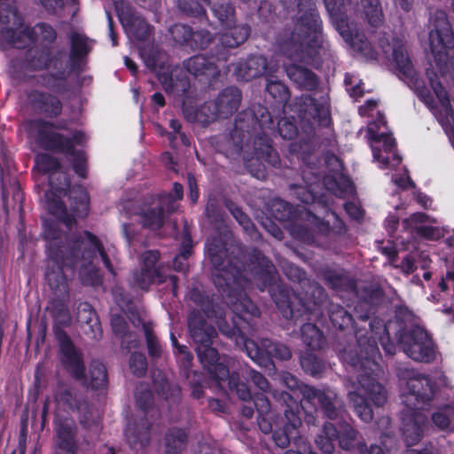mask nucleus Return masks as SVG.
Here are the masks:
<instances>
[{
	"label": "nucleus",
	"mask_w": 454,
	"mask_h": 454,
	"mask_svg": "<svg viewBox=\"0 0 454 454\" xmlns=\"http://www.w3.org/2000/svg\"><path fill=\"white\" fill-rule=\"evenodd\" d=\"M270 209L272 216L279 222L288 221L292 215L291 205L281 199L273 200L270 205Z\"/></svg>",
	"instance_id": "69168bd1"
},
{
	"label": "nucleus",
	"mask_w": 454,
	"mask_h": 454,
	"mask_svg": "<svg viewBox=\"0 0 454 454\" xmlns=\"http://www.w3.org/2000/svg\"><path fill=\"white\" fill-rule=\"evenodd\" d=\"M251 27L247 24L235 25L219 35L215 44L213 55L218 60L226 61L230 49L237 48L244 43L250 35Z\"/></svg>",
	"instance_id": "bb28decb"
},
{
	"label": "nucleus",
	"mask_w": 454,
	"mask_h": 454,
	"mask_svg": "<svg viewBox=\"0 0 454 454\" xmlns=\"http://www.w3.org/2000/svg\"><path fill=\"white\" fill-rule=\"evenodd\" d=\"M333 215L334 216V223L336 224L337 230H334L333 228H332L329 222H326L325 220H322V219L315 216V219L317 223V225L318 231L325 236H328L332 232L340 235V234L345 233L347 231L344 222L341 219H340L339 216L337 215H335L334 213H333Z\"/></svg>",
	"instance_id": "338daca9"
},
{
	"label": "nucleus",
	"mask_w": 454,
	"mask_h": 454,
	"mask_svg": "<svg viewBox=\"0 0 454 454\" xmlns=\"http://www.w3.org/2000/svg\"><path fill=\"white\" fill-rule=\"evenodd\" d=\"M242 99L241 90L235 86L223 89L217 98L210 103L214 107V118L226 119L238 111Z\"/></svg>",
	"instance_id": "7c9ffc66"
},
{
	"label": "nucleus",
	"mask_w": 454,
	"mask_h": 454,
	"mask_svg": "<svg viewBox=\"0 0 454 454\" xmlns=\"http://www.w3.org/2000/svg\"><path fill=\"white\" fill-rule=\"evenodd\" d=\"M292 110L301 121L317 123L322 127H329L332 122L330 111L326 106L309 94L296 98Z\"/></svg>",
	"instance_id": "4be33fe9"
},
{
	"label": "nucleus",
	"mask_w": 454,
	"mask_h": 454,
	"mask_svg": "<svg viewBox=\"0 0 454 454\" xmlns=\"http://www.w3.org/2000/svg\"><path fill=\"white\" fill-rule=\"evenodd\" d=\"M392 59L395 68L404 76L410 77L413 73V65L404 44L398 41L394 44Z\"/></svg>",
	"instance_id": "3c124183"
},
{
	"label": "nucleus",
	"mask_w": 454,
	"mask_h": 454,
	"mask_svg": "<svg viewBox=\"0 0 454 454\" xmlns=\"http://www.w3.org/2000/svg\"><path fill=\"white\" fill-rule=\"evenodd\" d=\"M224 297L225 304L215 303L204 292L197 287L189 291V299L199 307L205 317L214 319L218 330L227 338L233 340L237 347L244 350L248 357L262 367L275 369L273 359L288 361L292 357L290 348L284 343L262 338L256 342L248 336L255 332L254 319L258 318L261 311L252 313L250 309L236 311L231 297L227 292L217 289ZM233 300H236L233 298Z\"/></svg>",
	"instance_id": "7ed1b4c3"
},
{
	"label": "nucleus",
	"mask_w": 454,
	"mask_h": 454,
	"mask_svg": "<svg viewBox=\"0 0 454 454\" xmlns=\"http://www.w3.org/2000/svg\"><path fill=\"white\" fill-rule=\"evenodd\" d=\"M365 19L374 28L380 27L383 22V12L380 0H361Z\"/></svg>",
	"instance_id": "4d7b16f0"
},
{
	"label": "nucleus",
	"mask_w": 454,
	"mask_h": 454,
	"mask_svg": "<svg viewBox=\"0 0 454 454\" xmlns=\"http://www.w3.org/2000/svg\"><path fill=\"white\" fill-rule=\"evenodd\" d=\"M159 81L167 93H186L190 88L186 76H174L172 73L159 74Z\"/></svg>",
	"instance_id": "864d4df0"
},
{
	"label": "nucleus",
	"mask_w": 454,
	"mask_h": 454,
	"mask_svg": "<svg viewBox=\"0 0 454 454\" xmlns=\"http://www.w3.org/2000/svg\"><path fill=\"white\" fill-rule=\"evenodd\" d=\"M300 335L303 344L312 350H321L327 345L323 331L314 323H303L300 328Z\"/></svg>",
	"instance_id": "ea45409f"
},
{
	"label": "nucleus",
	"mask_w": 454,
	"mask_h": 454,
	"mask_svg": "<svg viewBox=\"0 0 454 454\" xmlns=\"http://www.w3.org/2000/svg\"><path fill=\"white\" fill-rule=\"evenodd\" d=\"M190 337L196 345L195 351L203 369L209 372L216 364H220V356L216 348L212 347L217 332L209 325L198 309L190 312L187 318Z\"/></svg>",
	"instance_id": "2eb2a0df"
},
{
	"label": "nucleus",
	"mask_w": 454,
	"mask_h": 454,
	"mask_svg": "<svg viewBox=\"0 0 454 454\" xmlns=\"http://www.w3.org/2000/svg\"><path fill=\"white\" fill-rule=\"evenodd\" d=\"M248 257L249 276L260 291L269 292L286 319L297 324L301 317L322 315L328 294L319 283L307 278L304 270L294 263H287L283 269L290 281L299 284L300 290L294 291L281 280L273 262L260 249L254 247Z\"/></svg>",
	"instance_id": "f03ea898"
},
{
	"label": "nucleus",
	"mask_w": 454,
	"mask_h": 454,
	"mask_svg": "<svg viewBox=\"0 0 454 454\" xmlns=\"http://www.w3.org/2000/svg\"><path fill=\"white\" fill-rule=\"evenodd\" d=\"M43 238L48 241L45 278L52 290H65L67 284L63 273V258L67 244L64 242L62 231L54 224L45 226Z\"/></svg>",
	"instance_id": "f3484780"
},
{
	"label": "nucleus",
	"mask_w": 454,
	"mask_h": 454,
	"mask_svg": "<svg viewBox=\"0 0 454 454\" xmlns=\"http://www.w3.org/2000/svg\"><path fill=\"white\" fill-rule=\"evenodd\" d=\"M232 66L233 75L238 81L250 82L264 74L268 67V60L262 55L250 54Z\"/></svg>",
	"instance_id": "c756f323"
},
{
	"label": "nucleus",
	"mask_w": 454,
	"mask_h": 454,
	"mask_svg": "<svg viewBox=\"0 0 454 454\" xmlns=\"http://www.w3.org/2000/svg\"><path fill=\"white\" fill-rule=\"evenodd\" d=\"M226 246L221 237H212L206 244L208 259L216 271L213 276L214 285L217 289L227 292L228 296L236 299L231 300L236 311L250 309L252 313H257L258 306L245 292L250 284L247 278L250 268L248 254L254 247L236 246L229 253Z\"/></svg>",
	"instance_id": "39448f33"
},
{
	"label": "nucleus",
	"mask_w": 454,
	"mask_h": 454,
	"mask_svg": "<svg viewBox=\"0 0 454 454\" xmlns=\"http://www.w3.org/2000/svg\"><path fill=\"white\" fill-rule=\"evenodd\" d=\"M1 35L12 46L24 49L27 45V26L24 17L12 0H0Z\"/></svg>",
	"instance_id": "a211bd4d"
},
{
	"label": "nucleus",
	"mask_w": 454,
	"mask_h": 454,
	"mask_svg": "<svg viewBox=\"0 0 454 454\" xmlns=\"http://www.w3.org/2000/svg\"><path fill=\"white\" fill-rule=\"evenodd\" d=\"M395 338L403 353L413 361L431 364L436 359V343L429 333L419 325L400 328Z\"/></svg>",
	"instance_id": "dca6fc26"
},
{
	"label": "nucleus",
	"mask_w": 454,
	"mask_h": 454,
	"mask_svg": "<svg viewBox=\"0 0 454 454\" xmlns=\"http://www.w3.org/2000/svg\"><path fill=\"white\" fill-rule=\"evenodd\" d=\"M266 92L278 105V108L284 113L286 105L290 99L288 87L281 81L269 78L267 79Z\"/></svg>",
	"instance_id": "8fccbe9b"
},
{
	"label": "nucleus",
	"mask_w": 454,
	"mask_h": 454,
	"mask_svg": "<svg viewBox=\"0 0 454 454\" xmlns=\"http://www.w3.org/2000/svg\"><path fill=\"white\" fill-rule=\"evenodd\" d=\"M67 244V252L63 258V270L65 268L74 270L82 261L93 262L102 241L91 231H83L68 239Z\"/></svg>",
	"instance_id": "6ab92c4d"
},
{
	"label": "nucleus",
	"mask_w": 454,
	"mask_h": 454,
	"mask_svg": "<svg viewBox=\"0 0 454 454\" xmlns=\"http://www.w3.org/2000/svg\"><path fill=\"white\" fill-rule=\"evenodd\" d=\"M58 342V356L63 369L76 380L86 378V367L82 353L75 347L65 330L55 329Z\"/></svg>",
	"instance_id": "412c9836"
},
{
	"label": "nucleus",
	"mask_w": 454,
	"mask_h": 454,
	"mask_svg": "<svg viewBox=\"0 0 454 454\" xmlns=\"http://www.w3.org/2000/svg\"><path fill=\"white\" fill-rule=\"evenodd\" d=\"M63 129L64 126L56 125L43 118L31 120L28 123V132L40 148L62 154L82 153L83 151L75 149V145L83 144L84 133L75 130L72 137H67L57 131Z\"/></svg>",
	"instance_id": "4468645a"
},
{
	"label": "nucleus",
	"mask_w": 454,
	"mask_h": 454,
	"mask_svg": "<svg viewBox=\"0 0 454 454\" xmlns=\"http://www.w3.org/2000/svg\"><path fill=\"white\" fill-rule=\"evenodd\" d=\"M51 317L53 320V333L55 329L64 330L65 327L69 326L71 323V317L66 302L58 298L51 299L47 306Z\"/></svg>",
	"instance_id": "79ce46f5"
},
{
	"label": "nucleus",
	"mask_w": 454,
	"mask_h": 454,
	"mask_svg": "<svg viewBox=\"0 0 454 454\" xmlns=\"http://www.w3.org/2000/svg\"><path fill=\"white\" fill-rule=\"evenodd\" d=\"M429 45L440 72H447L448 51L454 48V32L443 12L436 17L429 32Z\"/></svg>",
	"instance_id": "aec40b11"
},
{
	"label": "nucleus",
	"mask_w": 454,
	"mask_h": 454,
	"mask_svg": "<svg viewBox=\"0 0 454 454\" xmlns=\"http://www.w3.org/2000/svg\"><path fill=\"white\" fill-rule=\"evenodd\" d=\"M79 277L84 286L97 287L103 284L99 269L94 266L93 262H84L79 270Z\"/></svg>",
	"instance_id": "bf43d9fd"
},
{
	"label": "nucleus",
	"mask_w": 454,
	"mask_h": 454,
	"mask_svg": "<svg viewBox=\"0 0 454 454\" xmlns=\"http://www.w3.org/2000/svg\"><path fill=\"white\" fill-rule=\"evenodd\" d=\"M140 215L143 226L150 230H159L164 224V208L160 205L143 210Z\"/></svg>",
	"instance_id": "6e6d98bb"
},
{
	"label": "nucleus",
	"mask_w": 454,
	"mask_h": 454,
	"mask_svg": "<svg viewBox=\"0 0 454 454\" xmlns=\"http://www.w3.org/2000/svg\"><path fill=\"white\" fill-rule=\"evenodd\" d=\"M270 394L283 406V416L271 408L269 398L263 394H254L253 399L245 401L241 413L251 419L255 410L260 430L266 434L271 433L275 444L286 449L291 439H296L299 434L301 426V419L297 415L299 406L288 392L274 390Z\"/></svg>",
	"instance_id": "0eeeda50"
},
{
	"label": "nucleus",
	"mask_w": 454,
	"mask_h": 454,
	"mask_svg": "<svg viewBox=\"0 0 454 454\" xmlns=\"http://www.w3.org/2000/svg\"><path fill=\"white\" fill-rule=\"evenodd\" d=\"M32 108L46 118L59 117L63 109L60 99L49 92L34 90L27 95Z\"/></svg>",
	"instance_id": "2f4dec72"
},
{
	"label": "nucleus",
	"mask_w": 454,
	"mask_h": 454,
	"mask_svg": "<svg viewBox=\"0 0 454 454\" xmlns=\"http://www.w3.org/2000/svg\"><path fill=\"white\" fill-rule=\"evenodd\" d=\"M35 162L42 173L49 174V184L51 188L61 192L70 185L68 177L59 173L61 164L57 158L43 153L36 157Z\"/></svg>",
	"instance_id": "473e14b6"
},
{
	"label": "nucleus",
	"mask_w": 454,
	"mask_h": 454,
	"mask_svg": "<svg viewBox=\"0 0 454 454\" xmlns=\"http://www.w3.org/2000/svg\"><path fill=\"white\" fill-rule=\"evenodd\" d=\"M278 376L281 383L293 392V394H288L297 402L299 406L297 415L301 419L303 411L307 414V422H314L315 418L312 412L317 411L318 408L322 410L327 419H333L337 417L336 394L333 390L329 388L321 390L301 383L297 377L286 371L281 372Z\"/></svg>",
	"instance_id": "9b49d317"
},
{
	"label": "nucleus",
	"mask_w": 454,
	"mask_h": 454,
	"mask_svg": "<svg viewBox=\"0 0 454 454\" xmlns=\"http://www.w3.org/2000/svg\"><path fill=\"white\" fill-rule=\"evenodd\" d=\"M300 364L306 374L315 378H320L326 370V362L309 350L301 355Z\"/></svg>",
	"instance_id": "49530a36"
},
{
	"label": "nucleus",
	"mask_w": 454,
	"mask_h": 454,
	"mask_svg": "<svg viewBox=\"0 0 454 454\" xmlns=\"http://www.w3.org/2000/svg\"><path fill=\"white\" fill-rule=\"evenodd\" d=\"M215 46L210 50V57L197 54L185 59L183 63L184 69L200 82L214 86L221 76V70L214 59L218 60L214 55Z\"/></svg>",
	"instance_id": "5701e85b"
},
{
	"label": "nucleus",
	"mask_w": 454,
	"mask_h": 454,
	"mask_svg": "<svg viewBox=\"0 0 454 454\" xmlns=\"http://www.w3.org/2000/svg\"><path fill=\"white\" fill-rule=\"evenodd\" d=\"M172 39L184 49L201 51L207 48L213 36L205 28L194 30L191 26L176 23L169 28Z\"/></svg>",
	"instance_id": "393cba45"
},
{
	"label": "nucleus",
	"mask_w": 454,
	"mask_h": 454,
	"mask_svg": "<svg viewBox=\"0 0 454 454\" xmlns=\"http://www.w3.org/2000/svg\"><path fill=\"white\" fill-rule=\"evenodd\" d=\"M59 400L70 411L81 412L88 408V402L74 389L66 388L59 393Z\"/></svg>",
	"instance_id": "5fc2aeb1"
},
{
	"label": "nucleus",
	"mask_w": 454,
	"mask_h": 454,
	"mask_svg": "<svg viewBox=\"0 0 454 454\" xmlns=\"http://www.w3.org/2000/svg\"><path fill=\"white\" fill-rule=\"evenodd\" d=\"M151 424L145 416L138 422L129 424L124 430V435L131 448H145L150 443Z\"/></svg>",
	"instance_id": "4c0bfd02"
},
{
	"label": "nucleus",
	"mask_w": 454,
	"mask_h": 454,
	"mask_svg": "<svg viewBox=\"0 0 454 454\" xmlns=\"http://www.w3.org/2000/svg\"><path fill=\"white\" fill-rule=\"evenodd\" d=\"M174 356L176 358L181 374L185 378L189 379L192 372L195 371L192 370L193 355L189 350L187 346L179 347V351H174Z\"/></svg>",
	"instance_id": "052dcab7"
},
{
	"label": "nucleus",
	"mask_w": 454,
	"mask_h": 454,
	"mask_svg": "<svg viewBox=\"0 0 454 454\" xmlns=\"http://www.w3.org/2000/svg\"><path fill=\"white\" fill-rule=\"evenodd\" d=\"M127 26L129 32L137 41L145 42L149 39L152 32V26L139 17L129 15L127 19Z\"/></svg>",
	"instance_id": "13d9d810"
},
{
	"label": "nucleus",
	"mask_w": 454,
	"mask_h": 454,
	"mask_svg": "<svg viewBox=\"0 0 454 454\" xmlns=\"http://www.w3.org/2000/svg\"><path fill=\"white\" fill-rule=\"evenodd\" d=\"M54 454H78V427L71 418H61L54 426Z\"/></svg>",
	"instance_id": "a878e982"
},
{
	"label": "nucleus",
	"mask_w": 454,
	"mask_h": 454,
	"mask_svg": "<svg viewBox=\"0 0 454 454\" xmlns=\"http://www.w3.org/2000/svg\"><path fill=\"white\" fill-rule=\"evenodd\" d=\"M325 307L327 308V313L329 319L333 325V326L338 330H347L352 329L354 332L356 328V324L353 315L348 312L342 305L338 303H333L329 301V297L327 298V301L325 303L323 309ZM324 311L322 315L318 317L311 316L310 318L301 317L298 322H303L305 320H312V319H319L323 317Z\"/></svg>",
	"instance_id": "f704fd0d"
},
{
	"label": "nucleus",
	"mask_w": 454,
	"mask_h": 454,
	"mask_svg": "<svg viewBox=\"0 0 454 454\" xmlns=\"http://www.w3.org/2000/svg\"><path fill=\"white\" fill-rule=\"evenodd\" d=\"M167 279L171 285L173 295L176 297L179 281L178 277L176 275L165 277L161 274L160 270H148L147 268L141 267L139 270L133 272L132 283L135 286L147 291L155 281L161 284L166 282Z\"/></svg>",
	"instance_id": "72a5a7b5"
},
{
	"label": "nucleus",
	"mask_w": 454,
	"mask_h": 454,
	"mask_svg": "<svg viewBox=\"0 0 454 454\" xmlns=\"http://www.w3.org/2000/svg\"><path fill=\"white\" fill-rule=\"evenodd\" d=\"M68 40V67L71 72L79 74L86 70L94 41L78 31L70 32Z\"/></svg>",
	"instance_id": "b1692460"
},
{
	"label": "nucleus",
	"mask_w": 454,
	"mask_h": 454,
	"mask_svg": "<svg viewBox=\"0 0 454 454\" xmlns=\"http://www.w3.org/2000/svg\"><path fill=\"white\" fill-rule=\"evenodd\" d=\"M251 27L247 24L235 25L219 35L215 44L213 55L218 60L226 61L230 49L237 48L244 43L250 35Z\"/></svg>",
	"instance_id": "cd10ccee"
},
{
	"label": "nucleus",
	"mask_w": 454,
	"mask_h": 454,
	"mask_svg": "<svg viewBox=\"0 0 454 454\" xmlns=\"http://www.w3.org/2000/svg\"><path fill=\"white\" fill-rule=\"evenodd\" d=\"M383 294L380 289H372L368 299L360 300L355 306L356 317L358 320L367 322L371 335H364L357 326L355 331L357 348L346 350L342 357L350 366L360 369L363 372L357 375V386L354 391H349L348 399L357 417L365 423L373 419L372 406L381 407L387 402V390L377 381L373 372L378 368V359L381 355L376 340L377 337L388 333L384 320L372 317L377 311L374 300H379Z\"/></svg>",
	"instance_id": "f257e3e1"
},
{
	"label": "nucleus",
	"mask_w": 454,
	"mask_h": 454,
	"mask_svg": "<svg viewBox=\"0 0 454 454\" xmlns=\"http://www.w3.org/2000/svg\"><path fill=\"white\" fill-rule=\"evenodd\" d=\"M27 40L34 45L25 52L24 63L31 71L58 69L62 65L65 51L58 49L59 33L50 23L40 21L27 26Z\"/></svg>",
	"instance_id": "9d476101"
},
{
	"label": "nucleus",
	"mask_w": 454,
	"mask_h": 454,
	"mask_svg": "<svg viewBox=\"0 0 454 454\" xmlns=\"http://www.w3.org/2000/svg\"><path fill=\"white\" fill-rule=\"evenodd\" d=\"M188 434L183 428L171 427L164 436L165 454H181L186 448Z\"/></svg>",
	"instance_id": "37998d69"
},
{
	"label": "nucleus",
	"mask_w": 454,
	"mask_h": 454,
	"mask_svg": "<svg viewBox=\"0 0 454 454\" xmlns=\"http://www.w3.org/2000/svg\"><path fill=\"white\" fill-rule=\"evenodd\" d=\"M71 211L80 218L87 216L89 212L90 196L88 192L82 186L73 188L69 192Z\"/></svg>",
	"instance_id": "09e8293b"
},
{
	"label": "nucleus",
	"mask_w": 454,
	"mask_h": 454,
	"mask_svg": "<svg viewBox=\"0 0 454 454\" xmlns=\"http://www.w3.org/2000/svg\"><path fill=\"white\" fill-rule=\"evenodd\" d=\"M147 359L145 354L140 352L131 354L129 358V367L136 377H144L147 371Z\"/></svg>",
	"instance_id": "774afa93"
},
{
	"label": "nucleus",
	"mask_w": 454,
	"mask_h": 454,
	"mask_svg": "<svg viewBox=\"0 0 454 454\" xmlns=\"http://www.w3.org/2000/svg\"><path fill=\"white\" fill-rule=\"evenodd\" d=\"M323 183L328 191L338 197H342L354 190L352 180L343 171L340 174L325 175Z\"/></svg>",
	"instance_id": "c03bdc74"
},
{
	"label": "nucleus",
	"mask_w": 454,
	"mask_h": 454,
	"mask_svg": "<svg viewBox=\"0 0 454 454\" xmlns=\"http://www.w3.org/2000/svg\"><path fill=\"white\" fill-rule=\"evenodd\" d=\"M289 79L300 89L312 91L319 85L317 75L310 69L298 64H290L286 67Z\"/></svg>",
	"instance_id": "c9c22d12"
},
{
	"label": "nucleus",
	"mask_w": 454,
	"mask_h": 454,
	"mask_svg": "<svg viewBox=\"0 0 454 454\" xmlns=\"http://www.w3.org/2000/svg\"><path fill=\"white\" fill-rule=\"evenodd\" d=\"M277 133L285 140L295 139L299 134L295 119L282 118L276 127L268 108L258 104L238 113L230 137L238 152L254 140L256 157L273 168H279L281 160L271 139Z\"/></svg>",
	"instance_id": "20e7f679"
},
{
	"label": "nucleus",
	"mask_w": 454,
	"mask_h": 454,
	"mask_svg": "<svg viewBox=\"0 0 454 454\" xmlns=\"http://www.w3.org/2000/svg\"><path fill=\"white\" fill-rule=\"evenodd\" d=\"M431 420L440 431L446 433L454 432V403L442 404L431 414Z\"/></svg>",
	"instance_id": "a18cd8bd"
},
{
	"label": "nucleus",
	"mask_w": 454,
	"mask_h": 454,
	"mask_svg": "<svg viewBox=\"0 0 454 454\" xmlns=\"http://www.w3.org/2000/svg\"><path fill=\"white\" fill-rule=\"evenodd\" d=\"M289 9L292 0H280ZM297 14L293 19L292 30H285L277 37L282 54L319 68L323 64L320 51L324 48L323 20L314 0H294Z\"/></svg>",
	"instance_id": "423d86ee"
},
{
	"label": "nucleus",
	"mask_w": 454,
	"mask_h": 454,
	"mask_svg": "<svg viewBox=\"0 0 454 454\" xmlns=\"http://www.w3.org/2000/svg\"><path fill=\"white\" fill-rule=\"evenodd\" d=\"M225 207L252 239L256 240L261 237V234L257 231L254 223L239 206L231 200H226Z\"/></svg>",
	"instance_id": "de8ad7c7"
},
{
	"label": "nucleus",
	"mask_w": 454,
	"mask_h": 454,
	"mask_svg": "<svg viewBox=\"0 0 454 454\" xmlns=\"http://www.w3.org/2000/svg\"><path fill=\"white\" fill-rule=\"evenodd\" d=\"M204 4L201 0H177L176 6L179 12L185 17L192 19L193 23L209 25Z\"/></svg>",
	"instance_id": "a19ab883"
},
{
	"label": "nucleus",
	"mask_w": 454,
	"mask_h": 454,
	"mask_svg": "<svg viewBox=\"0 0 454 454\" xmlns=\"http://www.w3.org/2000/svg\"><path fill=\"white\" fill-rule=\"evenodd\" d=\"M143 331L145 333L148 355L153 359H158L161 356L162 348L160 343L153 333L150 323L143 325Z\"/></svg>",
	"instance_id": "680f3d73"
},
{
	"label": "nucleus",
	"mask_w": 454,
	"mask_h": 454,
	"mask_svg": "<svg viewBox=\"0 0 454 454\" xmlns=\"http://www.w3.org/2000/svg\"><path fill=\"white\" fill-rule=\"evenodd\" d=\"M325 285L335 291H351L356 288V282L343 270L326 268L321 271Z\"/></svg>",
	"instance_id": "58836bf2"
},
{
	"label": "nucleus",
	"mask_w": 454,
	"mask_h": 454,
	"mask_svg": "<svg viewBox=\"0 0 454 454\" xmlns=\"http://www.w3.org/2000/svg\"><path fill=\"white\" fill-rule=\"evenodd\" d=\"M333 26L344 41L367 60H376L378 51L364 34L358 33L356 26L349 21L348 12L356 5L355 0H323Z\"/></svg>",
	"instance_id": "f8f14e48"
},
{
	"label": "nucleus",
	"mask_w": 454,
	"mask_h": 454,
	"mask_svg": "<svg viewBox=\"0 0 454 454\" xmlns=\"http://www.w3.org/2000/svg\"><path fill=\"white\" fill-rule=\"evenodd\" d=\"M69 188L70 185L61 192L51 188V191H47L44 194L45 207L48 213L59 218L60 221L67 226L72 225L74 217L68 215L67 207L60 198V194H66Z\"/></svg>",
	"instance_id": "e433bc0d"
},
{
	"label": "nucleus",
	"mask_w": 454,
	"mask_h": 454,
	"mask_svg": "<svg viewBox=\"0 0 454 454\" xmlns=\"http://www.w3.org/2000/svg\"><path fill=\"white\" fill-rule=\"evenodd\" d=\"M333 26L344 41L367 60H376L378 51L364 34L358 33L356 26L349 21L348 12L356 5L355 0H323Z\"/></svg>",
	"instance_id": "ddd939ff"
},
{
	"label": "nucleus",
	"mask_w": 454,
	"mask_h": 454,
	"mask_svg": "<svg viewBox=\"0 0 454 454\" xmlns=\"http://www.w3.org/2000/svg\"><path fill=\"white\" fill-rule=\"evenodd\" d=\"M435 387L428 375L417 373L407 380L406 391L402 395L404 407L401 419L403 434L408 445L417 444L427 429L428 419L422 409L433 400Z\"/></svg>",
	"instance_id": "6e6552de"
},
{
	"label": "nucleus",
	"mask_w": 454,
	"mask_h": 454,
	"mask_svg": "<svg viewBox=\"0 0 454 454\" xmlns=\"http://www.w3.org/2000/svg\"><path fill=\"white\" fill-rule=\"evenodd\" d=\"M84 333L91 340H98L103 336L101 323L95 310L90 309L85 320Z\"/></svg>",
	"instance_id": "e2e57ef3"
},
{
	"label": "nucleus",
	"mask_w": 454,
	"mask_h": 454,
	"mask_svg": "<svg viewBox=\"0 0 454 454\" xmlns=\"http://www.w3.org/2000/svg\"><path fill=\"white\" fill-rule=\"evenodd\" d=\"M90 387L94 390L106 389L108 373L106 365L99 360L93 359L89 367Z\"/></svg>",
	"instance_id": "603ef678"
},
{
	"label": "nucleus",
	"mask_w": 454,
	"mask_h": 454,
	"mask_svg": "<svg viewBox=\"0 0 454 454\" xmlns=\"http://www.w3.org/2000/svg\"><path fill=\"white\" fill-rule=\"evenodd\" d=\"M338 403L336 398L337 417L332 422L324 424L315 440L317 448L325 454H332L338 442L339 446L348 451L347 454H386L380 445L372 444L368 447L364 441H357V431L350 425L348 414Z\"/></svg>",
	"instance_id": "1a4fd4ad"
},
{
	"label": "nucleus",
	"mask_w": 454,
	"mask_h": 454,
	"mask_svg": "<svg viewBox=\"0 0 454 454\" xmlns=\"http://www.w3.org/2000/svg\"><path fill=\"white\" fill-rule=\"evenodd\" d=\"M212 12L221 25H229L233 20L234 8L226 2H216L211 6Z\"/></svg>",
	"instance_id": "0e129e2a"
},
{
	"label": "nucleus",
	"mask_w": 454,
	"mask_h": 454,
	"mask_svg": "<svg viewBox=\"0 0 454 454\" xmlns=\"http://www.w3.org/2000/svg\"><path fill=\"white\" fill-rule=\"evenodd\" d=\"M210 379L221 384L226 382L231 392L236 393L238 397L242 401L253 399L250 388L247 384L241 381L239 373L230 372L228 366L224 363L216 364L209 372Z\"/></svg>",
	"instance_id": "c85d7f7f"
}]
</instances>
